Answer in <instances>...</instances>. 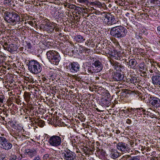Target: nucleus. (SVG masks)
Instances as JSON below:
<instances>
[{"label": "nucleus", "mask_w": 160, "mask_h": 160, "mask_svg": "<svg viewBox=\"0 0 160 160\" xmlns=\"http://www.w3.org/2000/svg\"><path fill=\"white\" fill-rule=\"evenodd\" d=\"M127 33V30L121 25L115 26L111 28L110 30V34L117 38L124 37Z\"/></svg>", "instance_id": "1"}, {"label": "nucleus", "mask_w": 160, "mask_h": 160, "mask_svg": "<svg viewBox=\"0 0 160 160\" xmlns=\"http://www.w3.org/2000/svg\"><path fill=\"white\" fill-rule=\"evenodd\" d=\"M5 20L13 25L16 24L20 20V18L18 14L14 12H11L6 11L4 16Z\"/></svg>", "instance_id": "2"}, {"label": "nucleus", "mask_w": 160, "mask_h": 160, "mask_svg": "<svg viewBox=\"0 0 160 160\" xmlns=\"http://www.w3.org/2000/svg\"><path fill=\"white\" fill-rule=\"evenodd\" d=\"M27 65L28 70L32 74H37L40 72L42 70V67L40 64L36 60H32L29 61Z\"/></svg>", "instance_id": "3"}, {"label": "nucleus", "mask_w": 160, "mask_h": 160, "mask_svg": "<svg viewBox=\"0 0 160 160\" xmlns=\"http://www.w3.org/2000/svg\"><path fill=\"white\" fill-rule=\"evenodd\" d=\"M47 57L49 61L54 65H57L60 61V57L58 53L55 51H49L47 52Z\"/></svg>", "instance_id": "4"}, {"label": "nucleus", "mask_w": 160, "mask_h": 160, "mask_svg": "<svg viewBox=\"0 0 160 160\" xmlns=\"http://www.w3.org/2000/svg\"><path fill=\"white\" fill-rule=\"evenodd\" d=\"M101 14L102 16V20L104 24L111 26L116 23L115 22V19L113 16L105 12H102Z\"/></svg>", "instance_id": "5"}, {"label": "nucleus", "mask_w": 160, "mask_h": 160, "mask_svg": "<svg viewBox=\"0 0 160 160\" xmlns=\"http://www.w3.org/2000/svg\"><path fill=\"white\" fill-rule=\"evenodd\" d=\"M11 143L4 137H0V147L5 150H9L12 147Z\"/></svg>", "instance_id": "6"}, {"label": "nucleus", "mask_w": 160, "mask_h": 160, "mask_svg": "<svg viewBox=\"0 0 160 160\" xmlns=\"http://www.w3.org/2000/svg\"><path fill=\"white\" fill-rule=\"evenodd\" d=\"M61 142V138L57 135H53L48 139L49 143L52 146L57 147L60 145Z\"/></svg>", "instance_id": "7"}, {"label": "nucleus", "mask_w": 160, "mask_h": 160, "mask_svg": "<svg viewBox=\"0 0 160 160\" xmlns=\"http://www.w3.org/2000/svg\"><path fill=\"white\" fill-rule=\"evenodd\" d=\"M62 155L64 160H75L76 158L75 153L69 150L65 151L62 154Z\"/></svg>", "instance_id": "8"}, {"label": "nucleus", "mask_w": 160, "mask_h": 160, "mask_svg": "<svg viewBox=\"0 0 160 160\" xmlns=\"http://www.w3.org/2000/svg\"><path fill=\"white\" fill-rule=\"evenodd\" d=\"M57 24L53 22H48L45 24L43 29L48 33H52L56 27Z\"/></svg>", "instance_id": "9"}, {"label": "nucleus", "mask_w": 160, "mask_h": 160, "mask_svg": "<svg viewBox=\"0 0 160 160\" xmlns=\"http://www.w3.org/2000/svg\"><path fill=\"white\" fill-rule=\"evenodd\" d=\"M3 47L5 50H7L11 53L16 51L18 48L16 45L13 44L8 45L6 42L5 43Z\"/></svg>", "instance_id": "10"}, {"label": "nucleus", "mask_w": 160, "mask_h": 160, "mask_svg": "<svg viewBox=\"0 0 160 160\" xmlns=\"http://www.w3.org/2000/svg\"><path fill=\"white\" fill-rule=\"evenodd\" d=\"M117 147L118 149L122 152H127L129 151L127 144L125 143L121 142L117 144Z\"/></svg>", "instance_id": "11"}, {"label": "nucleus", "mask_w": 160, "mask_h": 160, "mask_svg": "<svg viewBox=\"0 0 160 160\" xmlns=\"http://www.w3.org/2000/svg\"><path fill=\"white\" fill-rule=\"evenodd\" d=\"M69 68L72 72H77L79 71L80 65L78 62H73L70 64Z\"/></svg>", "instance_id": "12"}, {"label": "nucleus", "mask_w": 160, "mask_h": 160, "mask_svg": "<svg viewBox=\"0 0 160 160\" xmlns=\"http://www.w3.org/2000/svg\"><path fill=\"white\" fill-rule=\"evenodd\" d=\"M92 65L97 73L101 71L102 69V64L99 61H96L92 64Z\"/></svg>", "instance_id": "13"}, {"label": "nucleus", "mask_w": 160, "mask_h": 160, "mask_svg": "<svg viewBox=\"0 0 160 160\" xmlns=\"http://www.w3.org/2000/svg\"><path fill=\"white\" fill-rule=\"evenodd\" d=\"M25 154L29 157L32 158L37 155V151L34 149H28L26 150Z\"/></svg>", "instance_id": "14"}, {"label": "nucleus", "mask_w": 160, "mask_h": 160, "mask_svg": "<svg viewBox=\"0 0 160 160\" xmlns=\"http://www.w3.org/2000/svg\"><path fill=\"white\" fill-rule=\"evenodd\" d=\"M152 83L160 87V74L158 75L153 76L152 78Z\"/></svg>", "instance_id": "15"}, {"label": "nucleus", "mask_w": 160, "mask_h": 160, "mask_svg": "<svg viewBox=\"0 0 160 160\" xmlns=\"http://www.w3.org/2000/svg\"><path fill=\"white\" fill-rule=\"evenodd\" d=\"M112 77L114 81H118L122 80L123 76L121 73L116 72L112 73Z\"/></svg>", "instance_id": "16"}, {"label": "nucleus", "mask_w": 160, "mask_h": 160, "mask_svg": "<svg viewBox=\"0 0 160 160\" xmlns=\"http://www.w3.org/2000/svg\"><path fill=\"white\" fill-rule=\"evenodd\" d=\"M150 103L154 107L157 108L160 106V99L156 97H154L150 101Z\"/></svg>", "instance_id": "17"}, {"label": "nucleus", "mask_w": 160, "mask_h": 160, "mask_svg": "<svg viewBox=\"0 0 160 160\" xmlns=\"http://www.w3.org/2000/svg\"><path fill=\"white\" fill-rule=\"evenodd\" d=\"M127 65L129 68L134 69L137 64V62L134 59H131L129 62H127Z\"/></svg>", "instance_id": "18"}, {"label": "nucleus", "mask_w": 160, "mask_h": 160, "mask_svg": "<svg viewBox=\"0 0 160 160\" xmlns=\"http://www.w3.org/2000/svg\"><path fill=\"white\" fill-rule=\"evenodd\" d=\"M111 64L113 66V68L117 70L118 71H121V68H122V66L120 64L116 62L110 60Z\"/></svg>", "instance_id": "19"}, {"label": "nucleus", "mask_w": 160, "mask_h": 160, "mask_svg": "<svg viewBox=\"0 0 160 160\" xmlns=\"http://www.w3.org/2000/svg\"><path fill=\"white\" fill-rule=\"evenodd\" d=\"M149 72L153 76L158 75L160 74V72L157 69V68L153 65H151Z\"/></svg>", "instance_id": "20"}, {"label": "nucleus", "mask_w": 160, "mask_h": 160, "mask_svg": "<svg viewBox=\"0 0 160 160\" xmlns=\"http://www.w3.org/2000/svg\"><path fill=\"white\" fill-rule=\"evenodd\" d=\"M120 156V153L116 149H112L110 154V156L113 159H116Z\"/></svg>", "instance_id": "21"}, {"label": "nucleus", "mask_w": 160, "mask_h": 160, "mask_svg": "<svg viewBox=\"0 0 160 160\" xmlns=\"http://www.w3.org/2000/svg\"><path fill=\"white\" fill-rule=\"evenodd\" d=\"M75 40L77 42L79 43L82 42L85 40L83 37L80 35H76L75 37Z\"/></svg>", "instance_id": "22"}, {"label": "nucleus", "mask_w": 160, "mask_h": 160, "mask_svg": "<svg viewBox=\"0 0 160 160\" xmlns=\"http://www.w3.org/2000/svg\"><path fill=\"white\" fill-rule=\"evenodd\" d=\"M91 5L95 8H101L102 7V5L101 3L99 1H95L91 2Z\"/></svg>", "instance_id": "23"}, {"label": "nucleus", "mask_w": 160, "mask_h": 160, "mask_svg": "<svg viewBox=\"0 0 160 160\" xmlns=\"http://www.w3.org/2000/svg\"><path fill=\"white\" fill-rule=\"evenodd\" d=\"M78 49L79 50V52L80 53H82L83 51H85V52H89V51H90V49H87L85 47H83L82 46H79V47L78 48Z\"/></svg>", "instance_id": "24"}, {"label": "nucleus", "mask_w": 160, "mask_h": 160, "mask_svg": "<svg viewBox=\"0 0 160 160\" xmlns=\"http://www.w3.org/2000/svg\"><path fill=\"white\" fill-rule=\"evenodd\" d=\"M23 97L26 101H29L31 98L30 94L29 93L27 92H24Z\"/></svg>", "instance_id": "25"}, {"label": "nucleus", "mask_w": 160, "mask_h": 160, "mask_svg": "<svg viewBox=\"0 0 160 160\" xmlns=\"http://www.w3.org/2000/svg\"><path fill=\"white\" fill-rule=\"evenodd\" d=\"M88 72L91 73H97L96 71H95V69L92 65L91 66L88 67Z\"/></svg>", "instance_id": "26"}, {"label": "nucleus", "mask_w": 160, "mask_h": 160, "mask_svg": "<svg viewBox=\"0 0 160 160\" xmlns=\"http://www.w3.org/2000/svg\"><path fill=\"white\" fill-rule=\"evenodd\" d=\"M136 109L137 110V112L139 113L140 115H142V113L143 114H146V113H145L146 110L143 109V108H137Z\"/></svg>", "instance_id": "27"}, {"label": "nucleus", "mask_w": 160, "mask_h": 160, "mask_svg": "<svg viewBox=\"0 0 160 160\" xmlns=\"http://www.w3.org/2000/svg\"><path fill=\"white\" fill-rule=\"evenodd\" d=\"M108 57L111 59H116L117 58L114 53L112 52L109 54Z\"/></svg>", "instance_id": "28"}, {"label": "nucleus", "mask_w": 160, "mask_h": 160, "mask_svg": "<svg viewBox=\"0 0 160 160\" xmlns=\"http://www.w3.org/2000/svg\"><path fill=\"white\" fill-rule=\"evenodd\" d=\"M38 125L40 126L41 127H42L44 125V122L42 120H40L38 122Z\"/></svg>", "instance_id": "29"}, {"label": "nucleus", "mask_w": 160, "mask_h": 160, "mask_svg": "<svg viewBox=\"0 0 160 160\" xmlns=\"http://www.w3.org/2000/svg\"><path fill=\"white\" fill-rule=\"evenodd\" d=\"M77 2L81 3H87L88 2V0H77Z\"/></svg>", "instance_id": "30"}, {"label": "nucleus", "mask_w": 160, "mask_h": 160, "mask_svg": "<svg viewBox=\"0 0 160 160\" xmlns=\"http://www.w3.org/2000/svg\"><path fill=\"white\" fill-rule=\"evenodd\" d=\"M92 43V41L90 40H89L86 41L85 42V45L88 47H90L91 46V44Z\"/></svg>", "instance_id": "31"}, {"label": "nucleus", "mask_w": 160, "mask_h": 160, "mask_svg": "<svg viewBox=\"0 0 160 160\" xmlns=\"http://www.w3.org/2000/svg\"><path fill=\"white\" fill-rule=\"evenodd\" d=\"M137 82V78L136 77H133L132 78V79L130 80V82L131 83H135Z\"/></svg>", "instance_id": "32"}, {"label": "nucleus", "mask_w": 160, "mask_h": 160, "mask_svg": "<svg viewBox=\"0 0 160 160\" xmlns=\"http://www.w3.org/2000/svg\"><path fill=\"white\" fill-rule=\"evenodd\" d=\"M25 79L27 81H28L29 82H30L32 83L34 82L33 80L32 79L31 77L30 78V77H27Z\"/></svg>", "instance_id": "33"}, {"label": "nucleus", "mask_w": 160, "mask_h": 160, "mask_svg": "<svg viewBox=\"0 0 160 160\" xmlns=\"http://www.w3.org/2000/svg\"><path fill=\"white\" fill-rule=\"evenodd\" d=\"M76 6L73 5H68L67 8L70 9H74Z\"/></svg>", "instance_id": "34"}, {"label": "nucleus", "mask_w": 160, "mask_h": 160, "mask_svg": "<svg viewBox=\"0 0 160 160\" xmlns=\"http://www.w3.org/2000/svg\"><path fill=\"white\" fill-rule=\"evenodd\" d=\"M131 157V156L129 155H126L123 156V159L124 160H127V159Z\"/></svg>", "instance_id": "35"}, {"label": "nucleus", "mask_w": 160, "mask_h": 160, "mask_svg": "<svg viewBox=\"0 0 160 160\" xmlns=\"http://www.w3.org/2000/svg\"><path fill=\"white\" fill-rule=\"evenodd\" d=\"M129 160H140V158L137 156L133 157L132 158H131Z\"/></svg>", "instance_id": "36"}, {"label": "nucleus", "mask_w": 160, "mask_h": 160, "mask_svg": "<svg viewBox=\"0 0 160 160\" xmlns=\"http://www.w3.org/2000/svg\"><path fill=\"white\" fill-rule=\"evenodd\" d=\"M6 156V155L5 153H1L0 154V158H1L2 160H3Z\"/></svg>", "instance_id": "37"}, {"label": "nucleus", "mask_w": 160, "mask_h": 160, "mask_svg": "<svg viewBox=\"0 0 160 160\" xmlns=\"http://www.w3.org/2000/svg\"><path fill=\"white\" fill-rule=\"evenodd\" d=\"M93 9L94 10L92 12V13H95L96 14H99L100 12L98 11H96V9H94V8H93ZM101 14L102 13H101Z\"/></svg>", "instance_id": "38"}, {"label": "nucleus", "mask_w": 160, "mask_h": 160, "mask_svg": "<svg viewBox=\"0 0 160 160\" xmlns=\"http://www.w3.org/2000/svg\"><path fill=\"white\" fill-rule=\"evenodd\" d=\"M11 1L12 0H5L4 2L5 3L9 4Z\"/></svg>", "instance_id": "39"}, {"label": "nucleus", "mask_w": 160, "mask_h": 160, "mask_svg": "<svg viewBox=\"0 0 160 160\" xmlns=\"http://www.w3.org/2000/svg\"><path fill=\"white\" fill-rule=\"evenodd\" d=\"M126 122L127 124H130L131 123L132 121L131 119H127Z\"/></svg>", "instance_id": "40"}, {"label": "nucleus", "mask_w": 160, "mask_h": 160, "mask_svg": "<svg viewBox=\"0 0 160 160\" xmlns=\"http://www.w3.org/2000/svg\"><path fill=\"white\" fill-rule=\"evenodd\" d=\"M17 158V157L16 156H12L11 158H10V160H15Z\"/></svg>", "instance_id": "41"}, {"label": "nucleus", "mask_w": 160, "mask_h": 160, "mask_svg": "<svg viewBox=\"0 0 160 160\" xmlns=\"http://www.w3.org/2000/svg\"><path fill=\"white\" fill-rule=\"evenodd\" d=\"M33 160H41L39 156L35 157Z\"/></svg>", "instance_id": "42"}, {"label": "nucleus", "mask_w": 160, "mask_h": 160, "mask_svg": "<svg viewBox=\"0 0 160 160\" xmlns=\"http://www.w3.org/2000/svg\"><path fill=\"white\" fill-rule=\"evenodd\" d=\"M28 22L29 24L31 25L32 26H33L34 25V23L32 21H29Z\"/></svg>", "instance_id": "43"}, {"label": "nucleus", "mask_w": 160, "mask_h": 160, "mask_svg": "<svg viewBox=\"0 0 160 160\" xmlns=\"http://www.w3.org/2000/svg\"><path fill=\"white\" fill-rule=\"evenodd\" d=\"M158 0H151L150 2L151 3H152L153 4H156V2Z\"/></svg>", "instance_id": "44"}, {"label": "nucleus", "mask_w": 160, "mask_h": 160, "mask_svg": "<svg viewBox=\"0 0 160 160\" xmlns=\"http://www.w3.org/2000/svg\"><path fill=\"white\" fill-rule=\"evenodd\" d=\"M157 31L158 34L160 35V26H158V27Z\"/></svg>", "instance_id": "45"}, {"label": "nucleus", "mask_w": 160, "mask_h": 160, "mask_svg": "<svg viewBox=\"0 0 160 160\" xmlns=\"http://www.w3.org/2000/svg\"><path fill=\"white\" fill-rule=\"evenodd\" d=\"M95 46V44L94 43H93V42H92V43L91 44V46H90V47H94Z\"/></svg>", "instance_id": "46"}, {"label": "nucleus", "mask_w": 160, "mask_h": 160, "mask_svg": "<svg viewBox=\"0 0 160 160\" xmlns=\"http://www.w3.org/2000/svg\"><path fill=\"white\" fill-rule=\"evenodd\" d=\"M131 110L132 111H133V112H135V110H137L136 109H136H135V108H131Z\"/></svg>", "instance_id": "47"}, {"label": "nucleus", "mask_w": 160, "mask_h": 160, "mask_svg": "<svg viewBox=\"0 0 160 160\" xmlns=\"http://www.w3.org/2000/svg\"><path fill=\"white\" fill-rule=\"evenodd\" d=\"M48 156H49V155L48 154H46L44 156V157H46V158H47V157H48Z\"/></svg>", "instance_id": "48"}, {"label": "nucleus", "mask_w": 160, "mask_h": 160, "mask_svg": "<svg viewBox=\"0 0 160 160\" xmlns=\"http://www.w3.org/2000/svg\"><path fill=\"white\" fill-rule=\"evenodd\" d=\"M157 66L160 68V63H157Z\"/></svg>", "instance_id": "49"}, {"label": "nucleus", "mask_w": 160, "mask_h": 160, "mask_svg": "<svg viewBox=\"0 0 160 160\" xmlns=\"http://www.w3.org/2000/svg\"><path fill=\"white\" fill-rule=\"evenodd\" d=\"M58 29L57 28H56L55 29V31H56L57 32V31H58Z\"/></svg>", "instance_id": "50"}, {"label": "nucleus", "mask_w": 160, "mask_h": 160, "mask_svg": "<svg viewBox=\"0 0 160 160\" xmlns=\"http://www.w3.org/2000/svg\"><path fill=\"white\" fill-rule=\"evenodd\" d=\"M72 144L73 146H74L75 145V143H72Z\"/></svg>", "instance_id": "51"}, {"label": "nucleus", "mask_w": 160, "mask_h": 160, "mask_svg": "<svg viewBox=\"0 0 160 160\" xmlns=\"http://www.w3.org/2000/svg\"><path fill=\"white\" fill-rule=\"evenodd\" d=\"M111 6H112V5H111V4H109V6H108V7H111Z\"/></svg>", "instance_id": "52"}, {"label": "nucleus", "mask_w": 160, "mask_h": 160, "mask_svg": "<svg viewBox=\"0 0 160 160\" xmlns=\"http://www.w3.org/2000/svg\"><path fill=\"white\" fill-rule=\"evenodd\" d=\"M158 42V44H160V40L159 42Z\"/></svg>", "instance_id": "53"}, {"label": "nucleus", "mask_w": 160, "mask_h": 160, "mask_svg": "<svg viewBox=\"0 0 160 160\" xmlns=\"http://www.w3.org/2000/svg\"><path fill=\"white\" fill-rule=\"evenodd\" d=\"M2 119L3 120H4V118H4V117H2Z\"/></svg>", "instance_id": "54"}, {"label": "nucleus", "mask_w": 160, "mask_h": 160, "mask_svg": "<svg viewBox=\"0 0 160 160\" xmlns=\"http://www.w3.org/2000/svg\"><path fill=\"white\" fill-rule=\"evenodd\" d=\"M117 133H120V131H118L117 132Z\"/></svg>", "instance_id": "55"}, {"label": "nucleus", "mask_w": 160, "mask_h": 160, "mask_svg": "<svg viewBox=\"0 0 160 160\" xmlns=\"http://www.w3.org/2000/svg\"><path fill=\"white\" fill-rule=\"evenodd\" d=\"M31 48V46H29L28 47V48Z\"/></svg>", "instance_id": "56"}, {"label": "nucleus", "mask_w": 160, "mask_h": 160, "mask_svg": "<svg viewBox=\"0 0 160 160\" xmlns=\"http://www.w3.org/2000/svg\"><path fill=\"white\" fill-rule=\"evenodd\" d=\"M45 78H44V79H43V80L44 81H45Z\"/></svg>", "instance_id": "57"}, {"label": "nucleus", "mask_w": 160, "mask_h": 160, "mask_svg": "<svg viewBox=\"0 0 160 160\" xmlns=\"http://www.w3.org/2000/svg\"><path fill=\"white\" fill-rule=\"evenodd\" d=\"M91 60L92 59H94V58H92L91 59Z\"/></svg>", "instance_id": "58"}, {"label": "nucleus", "mask_w": 160, "mask_h": 160, "mask_svg": "<svg viewBox=\"0 0 160 160\" xmlns=\"http://www.w3.org/2000/svg\"><path fill=\"white\" fill-rule=\"evenodd\" d=\"M96 110L98 111H99L98 108H96Z\"/></svg>", "instance_id": "59"}, {"label": "nucleus", "mask_w": 160, "mask_h": 160, "mask_svg": "<svg viewBox=\"0 0 160 160\" xmlns=\"http://www.w3.org/2000/svg\"><path fill=\"white\" fill-rule=\"evenodd\" d=\"M28 44H29L30 45V43H28Z\"/></svg>", "instance_id": "60"}]
</instances>
